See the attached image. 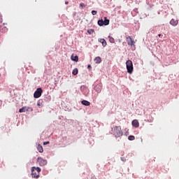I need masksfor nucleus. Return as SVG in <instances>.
I'll return each mask as SVG.
<instances>
[{
	"label": "nucleus",
	"instance_id": "obj_1",
	"mask_svg": "<svg viewBox=\"0 0 179 179\" xmlns=\"http://www.w3.org/2000/svg\"><path fill=\"white\" fill-rule=\"evenodd\" d=\"M112 135H114L115 138H120V136H122V131H121V127L115 126L111 129Z\"/></svg>",
	"mask_w": 179,
	"mask_h": 179
},
{
	"label": "nucleus",
	"instance_id": "obj_2",
	"mask_svg": "<svg viewBox=\"0 0 179 179\" xmlns=\"http://www.w3.org/2000/svg\"><path fill=\"white\" fill-rule=\"evenodd\" d=\"M31 176L33 178H38L40 177V172L41 171V169L40 167L33 166L31 169Z\"/></svg>",
	"mask_w": 179,
	"mask_h": 179
},
{
	"label": "nucleus",
	"instance_id": "obj_3",
	"mask_svg": "<svg viewBox=\"0 0 179 179\" xmlns=\"http://www.w3.org/2000/svg\"><path fill=\"white\" fill-rule=\"evenodd\" d=\"M126 66L128 73H132V72H134V64H132V61L127 60L126 62Z\"/></svg>",
	"mask_w": 179,
	"mask_h": 179
},
{
	"label": "nucleus",
	"instance_id": "obj_4",
	"mask_svg": "<svg viewBox=\"0 0 179 179\" xmlns=\"http://www.w3.org/2000/svg\"><path fill=\"white\" fill-rule=\"evenodd\" d=\"M41 94H43V89L38 88V89H36V90L35 91V92L34 94V99H38V98L41 97Z\"/></svg>",
	"mask_w": 179,
	"mask_h": 179
},
{
	"label": "nucleus",
	"instance_id": "obj_5",
	"mask_svg": "<svg viewBox=\"0 0 179 179\" xmlns=\"http://www.w3.org/2000/svg\"><path fill=\"white\" fill-rule=\"evenodd\" d=\"M127 43L128 45H130L131 47H135V41L132 39L131 36H128L127 38Z\"/></svg>",
	"mask_w": 179,
	"mask_h": 179
},
{
	"label": "nucleus",
	"instance_id": "obj_6",
	"mask_svg": "<svg viewBox=\"0 0 179 179\" xmlns=\"http://www.w3.org/2000/svg\"><path fill=\"white\" fill-rule=\"evenodd\" d=\"M37 162L39 164V166H45L47 164V160L46 159H43L41 157H38L37 159Z\"/></svg>",
	"mask_w": 179,
	"mask_h": 179
},
{
	"label": "nucleus",
	"instance_id": "obj_7",
	"mask_svg": "<svg viewBox=\"0 0 179 179\" xmlns=\"http://www.w3.org/2000/svg\"><path fill=\"white\" fill-rule=\"evenodd\" d=\"M169 23L171 26H173L175 27L176 26H177L178 24V20L173 18L171 20Z\"/></svg>",
	"mask_w": 179,
	"mask_h": 179
},
{
	"label": "nucleus",
	"instance_id": "obj_8",
	"mask_svg": "<svg viewBox=\"0 0 179 179\" xmlns=\"http://www.w3.org/2000/svg\"><path fill=\"white\" fill-rule=\"evenodd\" d=\"M132 126L134 127L135 128H138L139 127V122L138 120H134L131 122Z\"/></svg>",
	"mask_w": 179,
	"mask_h": 179
},
{
	"label": "nucleus",
	"instance_id": "obj_9",
	"mask_svg": "<svg viewBox=\"0 0 179 179\" xmlns=\"http://www.w3.org/2000/svg\"><path fill=\"white\" fill-rule=\"evenodd\" d=\"M94 89V90H96L97 92V93H101V85L98 84V85H95Z\"/></svg>",
	"mask_w": 179,
	"mask_h": 179
},
{
	"label": "nucleus",
	"instance_id": "obj_10",
	"mask_svg": "<svg viewBox=\"0 0 179 179\" xmlns=\"http://www.w3.org/2000/svg\"><path fill=\"white\" fill-rule=\"evenodd\" d=\"M29 108H27L26 106H24V107H22V108H20L19 110V113H26V111H29Z\"/></svg>",
	"mask_w": 179,
	"mask_h": 179
},
{
	"label": "nucleus",
	"instance_id": "obj_11",
	"mask_svg": "<svg viewBox=\"0 0 179 179\" xmlns=\"http://www.w3.org/2000/svg\"><path fill=\"white\" fill-rule=\"evenodd\" d=\"M99 43H101L103 47H106V45H107V42L106 41V40L104 38H101L99 39Z\"/></svg>",
	"mask_w": 179,
	"mask_h": 179
},
{
	"label": "nucleus",
	"instance_id": "obj_12",
	"mask_svg": "<svg viewBox=\"0 0 179 179\" xmlns=\"http://www.w3.org/2000/svg\"><path fill=\"white\" fill-rule=\"evenodd\" d=\"M103 24L104 26H108L110 24V20L107 19V17H104Z\"/></svg>",
	"mask_w": 179,
	"mask_h": 179
},
{
	"label": "nucleus",
	"instance_id": "obj_13",
	"mask_svg": "<svg viewBox=\"0 0 179 179\" xmlns=\"http://www.w3.org/2000/svg\"><path fill=\"white\" fill-rule=\"evenodd\" d=\"M94 61L95 64H100L101 62V57H95Z\"/></svg>",
	"mask_w": 179,
	"mask_h": 179
},
{
	"label": "nucleus",
	"instance_id": "obj_14",
	"mask_svg": "<svg viewBox=\"0 0 179 179\" xmlns=\"http://www.w3.org/2000/svg\"><path fill=\"white\" fill-rule=\"evenodd\" d=\"M37 149H38V151L40 152V153H43V152H44V150L43 149V145L38 144L37 145Z\"/></svg>",
	"mask_w": 179,
	"mask_h": 179
},
{
	"label": "nucleus",
	"instance_id": "obj_15",
	"mask_svg": "<svg viewBox=\"0 0 179 179\" xmlns=\"http://www.w3.org/2000/svg\"><path fill=\"white\" fill-rule=\"evenodd\" d=\"M71 60L78 62L79 61V57L78 56H74L73 55H71Z\"/></svg>",
	"mask_w": 179,
	"mask_h": 179
},
{
	"label": "nucleus",
	"instance_id": "obj_16",
	"mask_svg": "<svg viewBox=\"0 0 179 179\" xmlns=\"http://www.w3.org/2000/svg\"><path fill=\"white\" fill-rule=\"evenodd\" d=\"M81 103L83 104V106H90V102H89V101H86V100L82 101Z\"/></svg>",
	"mask_w": 179,
	"mask_h": 179
},
{
	"label": "nucleus",
	"instance_id": "obj_17",
	"mask_svg": "<svg viewBox=\"0 0 179 179\" xmlns=\"http://www.w3.org/2000/svg\"><path fill=\"white\" fill-rule=\"evenodd\" d=\"M44 103V101H43V99H39L38 101V103H37V106L38 107H43V103Z\"/></svg>",
	"mask_w": 179,
	"mask_h": 179
},
{
	"label": "nucleus",
	"instance_id": "obj_18",
	"mask_svg": "<svg viewBox=\"0 0 179 179\" xmlns=\"http://www.w3.org/2000/svg\"><path fill=\"white\" fill-rule=\"evenodd\" d=\"M78 72H79V70L78 69V68H76L73 70L72 73L73 75L76 76L78 75Z\"/></svg>",
	"mask_w": 179,
	"mask_h": 179
},
{
	"label": "nucleus",
	"instance_id": "obj_19",
	"mask_svg": "<svg viewBox=\"0 0 179 179\" xmlns=\"http://www.w3.org/2000/svg\"><path fill=\"white\" fill-rule=\"evenodd\" d=\"M99 26H104V21L103 20H98Z\"/></svg>",
	"mask_w": 179,
	"mask_h": 179
},
{
	"label": "nucleus",
	"instance_id": "obj_20",
	"mask_svg": "<svg viewBox=\"0 0 179 179\" xmlns=\"http://www.w3.org/2000/svg\"><path fill=\"white\" fill-rule=\"evenodd\" d=\"M129 141H135V136H128Z\"/></svg>",
	"mask_w": 179,
	"mask_h": 179
},
{
	"label": "nucleus",
	"instance_id": "obj_21",
	"mask_svg": "<svg viewBox=\"0 0 179 179\" xmlns=\"http://www.w3.org/2000/svg\"><path fill=\"white\" fill-rule=\"evenodd\" d=\"M87 33L89 34H93V33H94V29H88Z\"/></svg>",
	"mask_w": 179,
	"mask_h": 179
},
{
	"label": "nucleus",
	"instance_id": "obj_22",
	"mask_svg": "<svg viewBox=\"0 0 179 179\" xmlns=\"http://www.w3.org/2000/svg\"><path fill=\"white\" fill-rule=\"evenodd\" d=\"M109 37V41L110 43H115V40H114V38L111 37V36H108Z\"/></svg>",
	"mask_w": 179,
	"mask_h": 179
},
{
	"label": "nucleus",
	"instance_id": "obj_23",
	"mask_svg": "<svg viewBox=\"0 0 179 179\" xmlns=\"http://www.w3.org/2000/svg\"><path fill=\"white\" fill-rule=\"evenodd\" d=\"M80 7L81 8V9H83L84 8H86V5H85V3H80Z\"/></svg>",
	"mask_w": 179,
	"mask_h": 179
},
{
	"label": "nucleus",
	"instance_id": "obj_24",
	"mask_svg": "<svg viewBox=\"0 0 179 179\" xmlns=\"http://www.w3.org/2000/svg\"><path fill=\"white\" fill-rule=\"evenodd\" d=\"M92 14L93 15V16H94L95 15H97V11H96V10H92Z\"/></svg>",
	"mask_w": 179,
	"mask_h": 179
},
{
	"label": "nucleus",
	"instance_id": "obj_25",
	"mask_svg": "<svg viewBox=\"0 0 179 179\" xmlns=\"http://www.w3.org/2000/svg\"><path fill=\"white\" fill-rule=\"evenodd\" d=\"M87 69H92V65L88 64V66H87Z\"/></svg>",
	"mask_w": 179,
	"mask_h": 179
},
{
	"label": "nucleus",
	"instance_id": "obj_26",
	"mask_svg": "<svg viewBox=\"0 0 179 179\" xmlns=\"http://www.w3.org/2000/svg\"><path fill=\"white\" fill-rule=\"evenodd\" d=\"M50 143V141H46L43 143V145H48Z\"/></svg>",
	"mask_w": 179,
	"mask_h": 179
},
{
	"label": "nucleus",
	"instance_id": "obj_27",
	"mask_svg": "<svg viewBox=\"0 0 179 179\" xmlns=\"http://www.w3.org/2000/svg\"><path fill=\"white\" fill-rule=\"evenodd\" d=\"M91 179H97V178H96V176H92V177L91 178Z\"/></svg>",
	"mask_w": 179,
	"mask_h": 179
},
{
	"label": "nucleus",
	"instance_id": "obj_28",
	"mask_svg": "<svg viewBox=\"0 0 179 179\" xmlns=\"http://www.w3.org/2000/svg\"><path fill=\"white\" fill-rule=\"evenodd\" d=\"M69 3V1H66V2H65V4H66V5H68Z\"/></svg>",
	"mask_w": 179,
	"mask_h": 179
},
{
	"label": "nucleus",
	"instance_id": "obj_29",
	"mask_svg": "<svg viewBox=\"0 0 179 179\" xmlns=\"http://www.w3.org/2000/svg\"><path fill=\"white\" fill-rule=\"evenodd\" d=\"M0 106H2V101L0 100Z\"/></svg>",
	"mask_w": 179,
	"mask_h": 179
},
{
	"label": "nucleus",
	"instance_id": "obj_30",
	"mask_svg": "<svg viewBox=\"0 0 179 179\" xmlns=\"http://www.w3.org/2000/svg\"><path fill=\"white\" fill-rule=\"evenodd\" d=\"M158 36L159 37H162V34H158Z\"/></svg>",
	"mask_w": 179,
	"mask_h": 179
},
{
	"label": "nucleus",
	"instance_id": "obj_31",
	"mask_svg": "<svg viewBox=\"0 0 179 179\" xmlns=\"http://www.w3.org/2000/svg\"><path fill=\"white\" fill-rule=\"evenodd\" d=\"M0 76H1V74H0Z\"/></svg>",
	"mask_w": 179,
	"mask_h": 179
}]
</instances>
